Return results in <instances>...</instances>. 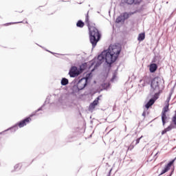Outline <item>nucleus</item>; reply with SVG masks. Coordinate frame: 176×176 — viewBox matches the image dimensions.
<instances>
[{"mask_svg": "<svg viewBox=\"0 0 176 176\" xmlns=\"http://www.w3.org/2000/svg\"><path fill=\"white\" fill-rule=\"evenodd\" d=\"M85 23L89 31L90 43L92 45V47H95L97 46V43H98L100 39H101V33H100L98 29H97V28L90 22V19H89V12L85 15Z\"/></svg>", "mask_w": 176, "mask_h": 176, "instance_id": "1", "label": "nucleus"}, {"mask_svg": "<svg viewBox=\"0 0 176 176\" xmlns=\"http://www.w3.org/2000/svg\"><path fill=\"white\" fill-rule=\"evenodd\" d=\"M170 100H171V95H170L165 101V107H163L162 111L161 113L162 126H166V123L168 122L169 118L167 115V112L170 111Z\"/></svg>", "mask_w": 176, "mask_h": 176, "instance_id": "2", "label": "nucleus"}, {"mask_svg": "<svg viewBox=\"0 0 176 176\" xmlns=\"http://www.w3.org/2000/svg\"><path fill=\"white\" fill-rule=\"evenodd\" d=\"M160 83H162V78L160 77H155L151 81L152 91H158L160 93Z\"/></svg>", "mask_w": 176, "mask_h": 176, "instance_id": "3", "label": "nucleus"}, {"mask_svg": "<svg viewBox=\"0 0 176 176\" xmlns=\"http://www.w3.org/2000/svg\"><path fill=\"white\" fill-rule=\"evenodd\" d=\"M105 61L107 64H112L115 63L118 58L113 55V54L111 53L109 51H105Z\"/></svg>", "mask_w": 176, "mask_h": 176, "instance_id": "4", "label": "nucleus"}, {"mask_svg": "<svg viewBox=\"0 0 176 176\" xmlns=\"http://www.w3.org/2000/svg\"><path fill=\"white\" fill-rule=\"evenodd\" d=\"M108 51L118 58V57H119V54H120L122 49L118 45H110Z\"/></svg>", "mask_w": 176, "mask_h": 176, "instance_id": "5", "label": "nucleus"}, {"mask_svg": "<svg viewBox=\"0 0 176 176\" xmlns=\"http://www.w3.org/2000/svg\"><path fill=\"white\" fill-rule=\"evenodd\" d=\"M87 80H89V76L81 78L77 83V88L78 90H83L87 86Z\"/></svg>", "mask_w": 176, "mask_h": 176, "instance_id": "6", "label": "nucleus"}, {"mask_svg": "<svg viewBox=\"0 0 176 176\" xmlns=\"http://www.w3.org/2000/svg\"><path fill=\"white\" fill-rule=\"evenodd\" d=\"M34 116L35 114H31L29 117L18 122L16 124V126H18V127H20V129H21V127H24V126H27V124H28L30 122H32V116Z\"/></svg>", "mask_w": 176, "mask_h": 176, "instance_id": "7", "label": "nucleus"}, {"mask_svg": "<svg viewBox=\"0 0 176 176\" xmlns=\"http://www.w3.org/2000/svg\"><path fill=\"white\" fill-rule=\"evenodd\" d=\"M80 74H82V70H80V69L75 66L72 67L69 72L70 78H76V76H78Z\"/></svg>", "mask_w": 176, "mask_h": 176, "instance_id": "8", "label": "nucleus"}, {"mask_svg": "<svg viewBox=\"0 0 176 176\" xmlns=\"http://www.w3.org/2000/svg\"><path fill=\"white\" fill-rule=\"evenodd\" d=\"M175 160L176 157L172 161L169 162L164 168V169H162V173L160 174V175H163V174H166V173L168 172L170 168H171V167H173V166H174V163L175 162Z\"/></svg>", "mask_w": 176, "mask_h": 176, "instance_id": "9", "label": "nucleus"}, {"mask_svg": "<svg viewBox=\"0 0 176 176\" xmlns=\"http://www.w3.org/2000/svg\"><path fill=\"white\" fill-rule=\"evenodd\" d=\"M99 101H100V96L96 98L95 99V100L89 104V109L93 111V109H94L96 108V107H97V105H98Z\"/></svg>", "mask_w": 176, "mask_h": 176, "instance_id": "10", "label": "nucleus"}, {"mask_svg": "<svg viewBox=\"0 0 176 176\" xmlns=\"http://www.w3.org/2000/svg\"><path fill=\"white\" fill-rule=\"evenodd\" d=\"M155 101H156V99H155V98L150 99L149 101L146 104L145 108H146L147 109L148 108H151V107H152V105H153V104H155Z\"/></svg>", "mask_w": 176, "mask_h": 176, "instance_id": "11", "label": "nucleus"}, {"mask_svg": "<svg viewBox=\"0 0 176 176\" xmlns=\"http://www.w3.org/2000/svg\"><path fill=\"white\" fill-rule=\"evenodd\" d=\"M98 60L100 63L105 61V51H103L101 54L98 56Z\"/></svg>", "mask_w": 176, "mask_h": 176, "instance_id": "12", "label": "nucleus"}, {"mask_svg": "<svg viewBox=\"0 0 176 176\" xmlns=\"http://www.w3.org/2000/svg\"><path fill=\"white\" fill-rule=\"evenodd\" d=\"M173 129H174V126L173 125H169L167 128L164 129L161 134L162 135H164V134H166V133H168V131H171V130H173Z\"/></svg>", "mask_w": 176, "mask_h": 176, "instance_id": "13", "label": "nucleus"}, {"mask_svg": "<svg viewBox=\"0 0 176 176\" xmlns=\"http://www.w3.org/2000/svg\"><path fill=\"white\" fill-rule=\"evenodd\" d=\"M172 123L170 126H173L174 129H176V110L175 111V115L172 118Z\"/></svg>", "mask_w": 176, "mask_h": 176, "instance_id": "14", "label": "nucleus"}, {"mask_svg": "<svg viewBox=\"0 0 176 176\" xmlns=\"http://www.w3.org/2000/svg\"><path fill=\"white\" fill-rule=\"evenodd\" d=\"M157 69V65L153 63L150 65V72H155Z\"/></svg>", "mask_w": 176, "mask_h": 176, "instance_id": "15", "label": "nucleus"}, {"mask_svg": "<svg viewBox=\"0 0 176 176\" xmlns=\"http://www.w3.org/2000/svg\"><path fill=\"white\" fill-rule=\"evenodd\" d=\"M60 83H61L62 86H67V85H68V83H69V81L68 80V79L63 78H62Z\"/></svg>", "mask_w": 176, "mask_h": 176, "instance_id": "16", "label": "nucleus"}, {"mask_svg": "<svg viewBox=\"0 0 176 176\" xmlns=\"http://www.w3.org/2000/svg\"><path fill=\"white\" fill-rule=\"evenodd\" d=\"M76 26L78 27L79 28H83V27H85V23L79 20L76 23Z\"/></svg>", "mask_w": 176, "mask_h": 176, "instance_id": "17", "label": "nucleus"}, {"mask_svg": "<svg viewBox=\"0 0 176 176\" xmlns=\"http://www.w3.org/2000/svg\"><path fill=\"white\" fill-rule=\"evenodd\" d=\"M144 39H145V33H141L139 34L138 37V40L141 42L142 41H144Z\"/></svg>", "mask_w": 176, "mask_h": 176, "instance_id": "18", "label": "nucleus"}, {"mask_svg": "<svg viewBox=\"0 0 176 176\" xmlns=\"http://www.w3.org/2000/svg\"><path fill=\"white\" fill-rule=\"evenodd\" d=\"M122 3H127L128 5H133L134 0H122Z\"/></svg>", "mask_w": 176, "mask_h": 176, "instance_id": "19", "label": "nucleus"}, {"mask_svg": "<svg viewBox=\"0 0 176 176\" xmlns=\"http://www.w3.org/2000/svg\"><path fill=\"white\" fill-rule=\"evenodd\" d=\"M122 21H124V19H123V16L122 14L119 16L116 19V23H122Z\"/></svg>", "mask_w": 176, "mask_h": 176, "instance_id": "20", "label": "nucleus"}, {"mask_svg": "<svg viewBox=\"0 0 176 176\" xmlns=\"http://www.w3.org/2000/svg\"><path fill=\"white\" fill-rule=\"evenodd\" d=\"M122 16V19H124V20H127V19H129V17H130V14L127 13V12H124L122 14H121Z\"/></svg>", "mask_w": 176, "mask_h": 176, "instance_id": "21", "label": "nucleus"}, {"mask_svg": "<svg viewBox=\"0 0 176 176\" xmlns=\"http://www.w3.org/2000/svg\"><path fill=\"white\" fill-rule=\"evenodd\" d=\"M87 67V63H84L82 65H80L79 69L81 70V74L83 72V71H85V69H86Z\"/></svg>", "mask_w": 176, "mask_h": 176, "instance_id": "22", "label": "nucleus"}, {"mask_svg": "<svg viewBox=\"0 0 176 176\" xmlns=\"http://www.w3.org/2000/svg\"><path fill=\"white\" fill-rule=\"evenodd\" d=\"M133 2L135 5H140L142 2V0H133Z\"/></svg>", "mask_w": 176, "mask_h": 176, "instance_id": "23", "label": "nucleus"}, {"mask_svg": "<svg viewBox=\"0 0 176 176\" xmlns=\"http://www.w3.org/2000/svg\"><path fill=\"white\" fill-rule=\"evenodd\" d=\"M141 138H142V135L140 138H138V139L136 140V145H137L138 144H140V141H141Z\"/></svg>", "mask_w": 176, "mask_h": 176, "instance_id": "24", "label": "nucleus"}, {"mask_svg": "<svg viewBox=\"0 0 176 176\" xmlns=\"http://www.w3.org/2000/svg\"><path fill=\"white\" fill-rule=\"evenodd\" d=\"M10 24H17V23H7V25H10Z\"/></svg>", "mask_w": 176, "mask_h": 176, "instance_id": "25", "label": "nucleus"}, {"mask_svg": "<svg viewBox=\"0 0 176 176\" xmlns=\"http://www.w3.org/2000/svg\"><path fill=\"white\" fill-rule=\"evenodd\" d=\"M144 79H149L148 77H145Z\"/></svg>", "mask_w": 176, "mask_h": 176, "instance_id": "26", "label": "nucleus"}, {"mask_svg": "<svg viewBox=\"0 0 176 176\" xmlns=\"http://www.w3.org/2000/svg\"><path fill=\"white\" fill-rule=\"evenodd\" d=\"M38 9V10H41V7H39Z\"/></svg>", "mask_w": 176, "mask_h": 176, "instance_id": "27", "label": "nucleus"}, {"mask_svg": "<svg viewBox=\"0 0 176 176\" xmlns=\"http://www.w3.org/2000/svg\"><path fill=\"white\" fill-rule=\"evenodd\" d=\"M88 75H89V76H90L91 74H88Z\"/></svg>", "mask_w": 176, "mask_h": 176, "instance_id": "28", "label": "nucleus"}, {"mask_svg": "<svg viewBox=\"0 0 176 176\" xmlns=\"http://www.w3.org/2000/svg\"><path fill=\"white\" fill-rule=\"evenodd\" d=\"M155 96H157V94H155Z\"/></svg>", "mask_w": 176, "mask_h": 176, "instance_id": "29", "label": "nucleus"}]
</instances>
